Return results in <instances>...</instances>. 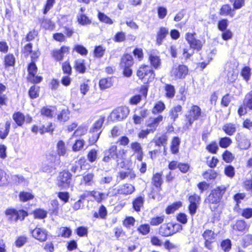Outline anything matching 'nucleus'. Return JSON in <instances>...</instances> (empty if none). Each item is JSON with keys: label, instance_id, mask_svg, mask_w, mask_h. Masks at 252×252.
I'll return each instance as SVG.
<instances>
[{"label": "nucleus", "instance_id": "f257e3e1", "mask_svg": "<svg viewBox=\"0 0 252 252\" xmlns=\"http://www.w3.org/2000/svg\"><path fill=\"white\" fill-rule=\"evenodd\" d=\"M181 225L179 224L167 223L163 224L160 226L159 233L163 236H170L181 229Z\"/></svg>", "mask_w": 252, "mask_h": 252}, {"label": "nucleus", "instance_id": "f03ea898", "mask_svg": "<svg viewBox=\"0 0 252 252\" xmlns=\"http://www.w3.org/2000/svg\"><path fill=\"white\" fill-rule=\"evenodd\" d=\"M137 75L140 79H144V81L151 82L155 78L153 70L148 65H142L139 68L137 71Z\"/></svg>", "mask_w": 252, "mask_h": 252}, {"label": "nucleus", "instance_id": "7ed1b4c3", "mask_svg": "<svg viewBox=\"0 0 252 252\" xmlns=\"http://www.w3.org/2000/svg\"><path fill=\"white\" fill-rule=\"evenodd\" d=\"M201 114V110L200 108L197 105H193L189 111L188 114L186 116L188 122L186 124V126L187 127L191 126L194 121L199 118Z\"/></svg>", "mask_w": 252, "mask_h": 252}, {"label": "nucleus", "instance_id": "20e7f679", "mask_svg": "<svg viewBox=\"0 0 252 252\" xmlns=\"http://www.w3.org/2000/svg\"><path fill=\"white\" fill-rule=\"evenodd\" d=\"M129 113L127 107L122 106L116 108L111 114V119L113 121H120L126 119Z\"/></svg>", "mask_w": 252, "mask_h": 252}, {"label": "nucleus", "instance_id": "39448f33", "mask_svg": "<svg viewBox=\"0 0 252 252\" xmlns=\"http://www.w3.org/2000/svg\"><path fill=\"white\" fill-rule=\"evenodd\" d=\"M71 175L68 171H64L61 172L58 177V186L63 188L68 187L71 180Z\"/></svg>", "mask_w": 252, "mask_h": 252}, {"label": "nucleus", "instance_id": "423d86ee", "mask_svg": "<svg viewBox=\"0 0 252 252\" xmlns=\"http://www.w3.org/2000/svg\"><path fill=\"white\" fill-rule=\"evenodd\" d=\"M30 233L34 239L40 242L45 241L47 239V231L44 228L36 227L31 230Z\"/></svg>", "mask_w": 252, "mask_h": 252}, {"label": "nucleus", "instance_id": "0eeeda50", "mask_svg": "<svg viewBox=\"0 0 252 252\" xmlns=\"http://www.w3.org/2000/svg\"><path fill=\"white\" fill-rule=\"evenodd\" d=\"M188 73V68L185 65H179L174 67L171 71V75L176 79L184 78Z\"/></svg>", "mask_w": 252, "mask_h": 252}, {"label": "nucleus", "instance_id": "6e6552de", "mask_svg": "<svg viewBox=\"0 0 252 252\" xmlns=\"http://www.w3.org/2000/svg\"><path fill=\"white\" fill-rule=\"evenodd\" d=\"M200 197L199 196L194 194L189 197V213L191 215H193L196 213V209L199 204Z\"/></svg>", "mask_w": 252, "mask_h": 252}, {"label": "nucleus", "instance_id": "1a4fd4ad", "mask_svg": "<svg viewBox=\"0 0 252 252\" xmlns=\"http://www.w3.org/2000/svg\"><path fill=\"white\" fill-rule=\"evenodd\" d=\"M163 117L161 115L158 116L157 118H150L147 121L146 126L147 128L153 133L156 130L159 125V124L162 121Z\"/></svg>", "mask_w": 252, "mask_h": 252}, {"label": "nucleus", "instance_id": "9d476101", "mask_svg": "<svg viewBox=\"0 0 252 252\" xmlns=\"http://www.w3.org/2000/svg\"><path fill=\"white\" fill-rule=\"evenodd\" d=\"M57 152L59 157L55 158L54 162L57 165L60 164V156H63L66 153L65 144L63 141H59L57 145Z\"/></svg>", "mask_w": 252, "mask_h": 252}, {"label": "nucleus", "instance_id": "9b49d317", "mask_svg": "<svg viewBox=\"0 0 252 252\" xmlns=\"http://www.w3.org/2000/svg\"><path fill=\"white\" fill-rule=\"evenodd\" d=\"M69 48L67 46H63L60 49L55 50L52 52V56L57 61L63 60L64 54L68 53Z\"/></svg>", "mask_w": 252, "mask_h": 252}, {"label": "nucleus", "instance_id": "f8f14e48", "mask_svg": "<svg viewBox=\"0 0 252 252\" xmlns=\"http://www.w3.org/2000/svg\"><path fill=\"white\" fill-rule=\"evenodd\" d=\"M130 148L134 152V154H136L137 159L141 161L143 158V151L141 144L137 142H132L130 144Z\"/></svg>", "mask_w": 252, "mask_h": 252}, {"label": "nucleus", "instance_id": "ddd939ff", "mask_svg": "<svg viewBox=\"0 0 252 252\" xmlns=\"http://www.w3.org/2000/svg\"><path fill=\"white\" fill-rule=\"evenodd\" d=\"M232 227L234 230L241 232H244L249 229V226L243 220H237L235 224L232 225Z\"/></svg>", "mask_w": 252, "mask_h": 252}, {"label": "nucleus", "instance_id": "4468645a", "mask_svg": "<svg viewBox=\"0 0 252 252\" xmlns=\"http://www.w3.org/2000/svg\"><path fill=\"white\" fill-rule=\"evenodd\" d=\"M120 194L128 195L132 193L135 190L133 186L129 184H125L119 187Z\"/></svg>", "mask_w": 252, "mask_h": 252}, {"label": "nucleus", "instance_id": "2eb2a0df", "mask_svg": "<svg viewBox=\"0 0 252 252\" xmlns=\"http://www.w3.org/2000/svg\"><path fill=\"white\" fill-rule=\"evenodd\" d=\"M89 195L93 196L97 203H101L108 197V194L95 190L90 191Z\"/></svg>", "mask_w": 252, "mask_h": 252}, {"label": "nucleus", "instance_id": "dca6fc26", "mask_svg": "<svg viewBox=\"0 0 252 252\" xmlns=\"http://www.w3.org/2000/svg\"><path fill=\"white\" fill-rule=\"evenodd\" d=\"M133 64V58L129 54H126L122 58L120 65L121 67L131 66Z\"/></svg>", "mask_w": 252, "mask_h": 252}, {"label": "nucleus", "instance_id": "f3484780", "mask_svg": "<svg viewBox=\"0 0 252 252\" xmlns=\"http://www.w3.org/2000/svg\"><path fill=\"white\" fill-rule=\"evenodd\" d=\"M113 85V81L111 78H105L100 80L99 87L101 90H104L110 88Z\"/></svg>", "mask_w": 252, "mask_h": 252}, {"label": "nucleus", "instance_id": "a211bd4d", "mask_svg": "<svg viewBox=\"0 0 252 252\" xmlns=\"http://www.w3.org/2000/svg\"><path fill=\"white\" fill-rule=\"evenodd\" d=\"M105 118L104 117L100 116L99 119L95 122L93 126V132L97 133L96 139H97L99 137V135L100 133V132L97 133V132L101 128L104 122Z\"/></svg>", "mask_w": 252, "mask_h": 252}, {"label": "nucleus", "instance_id": "6ab92c4d", "mask_svg": "<svg viewBox=\"0 0 252 252\" xmlns=\"http://www.w3.org/2000/svg\"><path fill=\"white\" fill-rule=\"evenodd\" d=\"M168 33V30L164 27L160 28L157 37V43L160 45L163 39Z\"/></svg>", "mask_w": 252, "mask_h": 252}, {"label": "nucleus", "instance_id": "aec40b11", "mask_svg": "<svg viewBox=\"0 0 252 252\" xmlns=\"http://www.w3.org/2000/svg\"><path fill=\"white\" fill-rule=\"evenodd\" d=\"M77 18L78 23L82 26H87L92 23L91 19L83 13H79L77 16Z\"/></svg>", "mask_w": 252, "mask_h": 252}, {"label": "nucleus", "instance_id": "412c9836", "mask_svg": "<svg viewBox=\"0 0 252 252\" xmlns=\"http://www.w3.org/2000/svg\"><path fill=\"white\" fill-rule=\"evenodd\" d=\"M180 140L178 137H174L171 142L170 150L172 154H176L179 152Z\"/></svg>", "mask_w": 252, "mask_h": 252}, {"label": "nucleus", "instance_id": "4be33fe9", "mask_svg": "<svg viewBox=\"0 0 252 252\" xmlns=\"http://www.w3.org/2000/svg\"><path fill=\"white\" fill-rule=\"evenodd\" d=\"M107 215V211L106 207L103 205H101L99 208L98 212L94 213V217L95 218H100L105 219Z\"/></svg>", "mask_w": 252, "mask_h": 252}, {"label": "nucleus", "instance_id": "5701e85b", "mask_svg": "<svg viewBox=\"0 0 252 252\" xmlns=\"http://www.w3.org/2000/svg\"><path fill=\"white\" fill-rule=\"evenodd\" d=\"M182 106L179 105L171 108L170 111L169 116L173 121H175L178 117L179 113L182 111Z\"/></svg>", "mask_w": 252, "mask_h": 252}, {"label": "nucleus", "instance_id": "b1692460", "mask_svg": "<svg viewBox=\"0 0 252 252\" xmlns=\"http://www.w3.org/2000/svg\"><path fill=\"white\" fill-rule=\"evenodd\" d=\"M13 119L19 126L23 125L25 121V116L21 112H18L13 114L12 116Z\"/></svg>", "mask_w": 252, "mask_h": 252}, {"label": "nucleus", "instance_id": "393cba45", "mask_svg": "<svg viewBox=\"0 0 252 252\" xmlns=\"http://www.w3.org/2000/svg\"><path fill=\"white\" fill-rule=\"evenodd\" d=\"M94 174L92 173L85 174L83 177V182L86 186H93L94 181Z\"/></svg>", "mask_w": 252, "mask_h": 252}, {"label": "nucleus", "instance_id": "a878e982", "mask_svg": "<svg viewBox=\"0 0 252 252\" xmlns=\"http://www.w3.org/2000/svg\"><path fill=\"white\" fill-rule=\"evenodd\" d=\"M223 130L228 135H232L236 131L235 125L228 123L223 126Z\"/></svg>", "mask_w": 252, "mask_h": 252}, {"label": "nucleus", "instance_id": "bb28decb", "mask_svg": "<svg viewBox=\"0 0 252 252\" xmlns=\"http://www.w3.org/2000/svg\"><path fill=\"white\" fill-rule=\"evenodd\" d=\"M74 67L76 71L81 73H83L86 71V67L83 60H76L74 63Z\"/></svg>", "mask_w": 252, "mask_h": 252}, {"label": "nucleus", "instance_id": "cd10ccee", "mask_svg": "<svg viewBox=\"0 0 252 252\" xmlns=\"http://www.w3.org/2000/svg\"><path fill=\"white\" fill-rule=\"evenodd\" d=\"M149 60L151 65L156 69L160 65L161 62L159 57L155 54L150 55Z\"/></svg>", "mask_w": 252, "mask_h": 252}, {"label": "nucleus", "instance_id": "c85d7f7f", "mask_svg": "<svg viewBox=\"0 0 252 252\" xmlns=\"http://www.w3.org/2000/svg\"><path fill=\"white\" fill-rule=\"evenodd\" d=\"M251 145L250 140L245 137L243 138L238 143V147L241 150H247L251 147Z\"/></svg>", "mask_w": 252, "mask_h": 252}, {"label": "nucleus", "instance_id": "c756f323", "mask_svg": "<svg viewBox=\"0 0 252 252\" xmlns=\"http://www.w3.org/2000/svg\"><path fill=\"white\" fill-rule=\"evenodd\" d=\"M216 191H214L213 190L212 191L211 193L209 195L208 197V200L209 202L212 203H217L219 202L221 197H220V194L217 193Z\"/></svg>", "mask_w": 252, "mask_h": 252}, {"label": "nucleus", "instance_id": "7c9ffc66", "mask_svg": "<svg viewBox=\"0 0 252 252\" xmlns=\"http://www.w3.org/2000/svg\"><path fill=\"white\" fill-rule=\"evenodd\" d=\"M5 214L9 216V219L13 220L15 221L18 220V211L14 209H9L6 210Z\"/></svg>", "mask_w": 252, "mask_h": 252}, {"label": "nucleus", "instance_id": "2f4dec72", "mask_svg": "<svg viewBox=\"0 0 252 252\" xmlns=\"http://www.w3.org/2000/svg\"><path fill=\"white\" fill-rule=\"evenodd\" d=\"M106 154L112 158V159L116 158L117 156V146L115 145H111L109 148L105 151Z\"/></svg>", "mask_w": 252, "mask_h": 252}, {"label": "nucleus", "instance_id": "473e14b6", "mask_svg": "<svg viewBox=\"0 0 252 252\" xmlns=\"http://www.w3.org/2000/svg\"><path fill=\"white\" fill-rule=\"evenodd\" d=\"M182 206V203L180 201L174 203L172 205L169 206L166 209V213L170 214L174 213L176 210L179 209Z\"/></svg>", "mask_w": 252, "mask_h": 252}, {"label": "nucleus", "instance_id": "72a5a7b5", "mask_svg": "<svg viewBox=\"0 0 252 252\" xmlns=\"http://www.w3.org/2000/svg\"><path fill=\"white\" fill-rule=\"evenodd\" d=\"M144 199L142 197L136 198L133 202V206L136 211H139L140 208L143 206Z\"/></svg>", "mask_w": 252, "mask_h": 252}, {"label": "nucleus", "instance_id": "f704fd0d", "mask_svg": "<svg viewBox=\"0 0 252 252\" xmlns=\"http://www.w3.org/2000/svg\"><path fill=\"white\" fill-rule=\"evenodd\" d=\"M167 139L168 137L167 136L162 135L161 136L157 137L155 139V142L156 145L158 146H163L165 147L167 144Z\"/></svg>", "mask_w": 252, "mask_h": 252}, {"label": "nucleus", "instance_id": "c9c22d12", "mask_svg": "<svg viewBox=\"0 0 252 252\" xmlns=\"http://www.w3.org/2000/svg\"><path fill=\"white\" fill-rule=\"evenodd\" d=\"M85 141L83 139H78L75 141L72 146V150L74 152H78L81 150L84 146Z\"/></svg>", "mask_w": 252, "mask_h": 252}, {"label": "nucleus", "instance_id": "e433bc0d", "mask_svg": "<svg viewBox=\"0 0 252 252\" xmlns=\"http://www.w3.org/2000/svg\"><path fill=\"white\" fill-rule=\"evenodd\" d=\"M11 122L7 121L5 124V129L4 130H0V138L2 139H5L8 135L9 132Z\"/></svg>", "mask_w": 252, "mask_h": 252}, {"label": "nucleus", "instance_id": "4c0bfd02", "mask_svg": "<svg viewBox=\"0 0 252 252\" xmlns=\"http://www.w3.org/2000/svg\"><path fill=\"white\" fill-rule=\"evenodd\" d=\"M202 236L205 240H213L215 239L216 234L213 231L207 229L204 232Z\"/></svg>", "mask_w": 252, "mask_h": 252}, {"label": "nucleus", "instance_id": "58836bf2", "mask_svg": "<svg viewBox=\"0 0 252 252\" xmlns=\"http://www.w3.org/2000/svg\"><path fill=\"white\" fill-rule=\"evenodd\" d=\"M166 96L169 98H172L175 93L174 87L171 85H166L165 87Z\"/></svg>", "mask_w": 252, "mask_h": 252}, {"label": "nucleus", "instance_id": "ea45409f", "mask_svg": "<svg viewBox=\"0 0 252 252\" xmlns=\"http://www.w3.org/2000/svg\"><path fill=\"white\" fill-rule=\"evenodd\" d=\"M244 105L250 109L252 110V90L246 94L244 100Z\"/></svg>", "mask_w": 252, "mask_h": 252}, {"label": "nucleus", "instance_id": "a19ab883", "mask_svg": "<svg viewBox=\"0 0 252 252\" xmlns=\"http://www.w3.org/2000/svg\"><path fill=\"white\" fill-rule=\"evenodd\" d=\"M98 18L101 22L105 24L111 25L113 23L112 20L103 13L99 12Z\"/></svg>", "mask_w": 252, "mask_h": 252}, {"label": "nucleus", "instance_id": "79ce46f5", "mask_svg": "<svg viewBox=\"0 0 252 252\" xmlns=\"http://www.w3.org/2000/svg\"><path fill=\"white\" fill-rule=\"evenodd\" d=\"M69 118V112L67 110H63L58 115V119L60 121L65 122Z\"/></svg>", "mask_w": 252, "mask_h": 252}, {"label": "nucleus", "instance_id": "37998d69", "mask_svg": "<svg viewBox=\"0 0 252 252\" xmlns=\"http://www.w3.org/2000/svg\"><path fill=\"white\" fill-rule=\"evenodd\" d=\"M232 143L231 139L227 137L221 138L219 141L220 146L223 148L228 147Z\"/></svg>", "mask_w": 252, "mask_h": 252}, {"label": "nucleus", "instance_id": "c03bdc74", "mask_svg": "<svg viewBox=\"0 0 252 252\" xmlns=\"http://www.w3.org/2000/svg\"><path fill=\"white\" fill-rule=\"evenodd\" d=\"M150 230V227L149 224H141L137 228V231L142 235L148 234Z\"/></svg>", "mask_w": 252, "mask_h": 252}, {"label": "nucleus", "instance_id": "a18cd8bd", "mask_svg": "<svg viewBox=\"0 0 252 252\" xmlns=\"http://www.w3.org/2000/svg\"><path fill=\"white\" fill-rule=\"evenodd\" d=\"M39 88L36 86H33L31 87L29 94V95L32 98H35L38 96V93Z\"/></svg>", "mask_w": 252, "mask_h": 252}, {"label": "nucleus", "instance_id": "49530a36", "mask_svg": "<svg viewBox=\"0 0 252 252\" xmlns=\"http://www.w3.org/2000/svg\"><path fill=\"white\" fill-rule=\"evenodd\" d=\"M164 220V216H157L151 219L150 224L152 225H158L161 223Z\"/></svg>", "mask_w": 252, "mask_h": 252}, {"label": "nucleus", "instance_id": "de8ad7c7", "mask_svg": "<svg viewBox=\"0 0 252 252\" xmlns=\"http://www.w3.org/2000/svg\"><path fill=\"white\" fill-rule=\"evenodd\" d=\"M165 109V105L161 101H158L155 105L153 109V113L154 114L158 113H161Z\"/></svg>", "mask_w": 252, "mask_h": 252}, {"label": "nucleus", "instance_id": "09e8293b", "mask_svg": "<svg viewBox=\"0 0 252 252\" xmlns=\"http://www.w3.org/2000/svg\"><path fill=\"white\" fill-rule=\"evenodd\" d=\"M161 175L159 173L155 174L153 177V183L156 187H159L162 184Z\"/></svg>", "mask_w": 252, "mask_h": 252}, {"label": "nucleus", "instance_id": "8fccbe9b", "mask_svg": "<svg viewBox=\"0 0 252 252\" xmlns=\"http://www.w3.org/2000/svg\"><path fill=\"white\" fill-rule=\"evenodd\" d=\"M242 244L244 247H247L252 245V235L247 234L242 239Z\"/></svg>", "mask_w": 252, "mask_h": 252}, {"label": "nucleus", "instance_id": "3c124183", "mask_svg": "<svg viewBox=\"0 0 252 252\" xmlns=\"http://www.w3.org/2000/svg\"><path fill=\"white\" fill-rule=\"evenodd\" d=\"M203 176L206 179H214L217 177L216 173L213 170L210 169L203 174Z\"/></svg>", "mask_w": 252, "mask_h": 252}, {"label": "nucleus", "instance_id": "603ef678", "mask_svg": "<svg viewBox=\"0 0 252 252\" xmlns=\"http://www.w3.org/2000/svg\"><path fill=\"white\" fill-rule=\"evenodd\" d=\"M33 195L30 192H21L19 194L20 200L25 202L29 200L32 199Z\"/></svg>", "mask_w": 252, "mask_h": 252}, {"label": "nucleus", "instance_id": "864d4df0", "mask_svg": "<svg viewBox=\"0 0 252 252\" xmlns=\"http://www.w3.org/2000/svg\"><path fill=\"white\" fill-rule=\"evenodd\" d=\"M62 69L64 73H65L68 75L71 74L72 68L68 62L66 61L63 63Z\"/></svg>", "mask_w": 252, "mask_h": 252}, {"label": "nucleus", "instance_id": "5fc2aeb1", "mask_svg": "<svg viewBox=\"0 0 252 252\" xmlns=\"http://www.w3.org/2000/svg\"><path fill=\"white\" fill-rule=\"evenodd\" d=\"M241 75L246 81L249 80L251 76V68L248 66L244 67L242 70Z\"/></svg>", "mask_w": 252, "mask_h": 252}, {"label": "nucleus", "instance_id": "6e6d98bb", "mask_svg": "<svg viewBox=\"0 0 252 252\" xmlns=\"http://www.w3.org/2000/svg\"><path fill=\"white\" fill-rule=\"evenodd\" d=\"M88 159L91 162H94L96 160L97 157V151L95 149L91 150L88 154Z\"/></svg>", "mask_w": 252, "mask_h": 252}, {"label": "nucleus", "instance_id": "4d7b16f0", "mask_svg": "<svg viewBox=\"0 0 252 252\" xmlns=\"http://www.w3.org/2000/svg\"><path fill=\"white\" fill-rule=\"evenodd\" d=\"M5 65L6 66H12L15 63V58L13 55L9 54L5 57Z\"/></svg>", "mask_w": 252, "mask_h": 252}, {"label": "nucleus", "instance_id": "13d9d810", "mask_svg": "<svg viewBox=\"0 0 252 252\" xmlns=\"http://www.w3.org/2000/svg\"><path fill=\"white\" fill-rule=\"evenodd\" d=\"M27 241V238L24 236H19L15 241V244L16 247H21L23 246Z\"/></svg>", "mask_w": 252, "mask_h": 252}, {"label": "nucleus", "instance_id": "bf43d9fd", "mask_svg": "<svg viewBox=\"0 0 252 252\" xmlns=\"http://www.w3.org/2000/svg\"><path fill=\"white\" fill-rule=\"evenodd\" d=\"M34 216L37 219H44L47 216V212L42 209H38L34 212Z\"/></svg>", "mask_w": 252, "mask_h": 252}, {"label": "nucleus", "instance_id": "052dcab7", "mask_svg": "<svg viewBox=\"0 0 252 252\" xmlns=\"http://www.w3.org/2000/svg\"><path fill=\"white\" fill-rule=\"evenodd\" d=\"M223 160L226 162H231L233 159L234 157L231 153L228 151H226L222 155Z\"/></svg>", "mask_w": 252, "mask_h": 252}, {"label": "nucleus", "instance_id": "680f3d73", "mask_svg": "<svg viewBox=\"0 0 252 252\" xmlns=\"http://www.w3.org/2000/svg\"><path fill=\"white\" fill-rule=\"evenodd\" d=\"M55 3V0H47L43 13L46 14L52 8Z\"/></svg>", "mask_w": 252, "mask_h": 252}, {"label": "nucleus", "instance_id": "e2e57ef3", "mask_svg": "<svg viewBox=\"0 0 252 252\" xmlns=\"http://www.w3.org/2000/svg\"><path fill=\"white\" fill-rule=\"evenodd\" d=\"M231 11V6L228 4L223 5L220 10V14L222 15H228Z\"/></svg>", "mask_w": 252, "mask_h": 252}, {"label": "nucleus", "instance_id": "0e129e2a", "mask_svg": "<svg viewBox=\"0 0 252 252\" xmlns=\"http://www.w3.org/2000/svg\"><path fill=\"white\" fill-rule=\"evenodd\" d=\"M105 49L102 46H99L96 47L94 51V54L95 57L97 58L101 57L104 53Z\"/></svg>", "mask_w": 252, "mask_h": 252}, {"label": "nucleus", "instance_id": "69168bd1", "mask_svg": "<svg viewBox=\"0 0 252 252\" xmlns=\"http://www.w3.org/2000/svg\"><path fill=\"white\" fill-rule=\"evenodd\" d=\"M74 50L82 55H86L88 53L87 50L83 46L77 45L74 47Z\"/></svg>", "mask_w": 252, "mask_h": 252}, {"label": "nucleus", "instance_id": "338daca9", "mask_svg": "<svg viewBox=\"0 0 252 252\" xmlns=\"http://www.w3.org/2000/svg\"><path fill=\"white\" fill-rule=\"evenodd\" d=\"M227 26L228 21L226 19H223L220 21L218 23V28L221 31L223 32L224 31L226 30Z\"/></svg>", "mask_w": 252, "mask_h": 252}, {"label": "nucleus", "instance_id": "774afa93", "mask_svg": "<svg viewBox=\"0 0 252 252\" xmlns=\"http://www.w3.org/2000/svg\"><path fill=\"white\" fill-rule=\"evenodd\" d=\"M224 172L226 176L232 178L234 176V168L232 166H227L225 168Z\"/></svg>", "mask_w": 252, "mask_h": 252}]
</instances>
